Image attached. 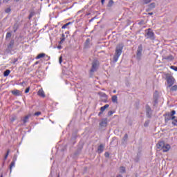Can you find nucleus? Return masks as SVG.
Instances as JSON below:
<instances>
[{
  "label": "nucleus",
  "instance_id": "obj_26",
  "mask_svg": "<svg viewBox=\"0 0 177 177\" xmlns=\"http://www.w3.org/2000/svg\"><path fill=\"white\" fill-rule=\"evenodd\" d=\"M113 5H114V1L113 0H109V1L108 3V7L111 8V6H113Z\"/></svg>",
  "mask_w": 177,
  "mask_h": 177
},
{
  "label": "nucleus",
  "instance_id": "obj_59",
  "mask_svg": "<svg viewBox=\"0 0 177 177\" xmlns=\"http://www.w3.org/2000/svg\"><path fill=\"white\" fill-rule=\"evenodd\" d=\"M0 177H3V176L1 174Z\"/></svg>",
  "mask_w": 177,
  "mask_h": 177
},
{
  "label": "nucleus",
  "instance_id": "obj_53",
  "mask_svg": "<svg viewBox=\"0 0 177 177\" xmlns=\"http://www.w3.org/2000/svg\"><path fill=\"white\" fill-rule=\"evenodd\" d=\"M116 177H124L121 174H118Z\"/></svg>",
  "mask_w": 177,
  "mask_h": 177
},
{
  "label": "nucleus",
  "instance_id": "obj_27",
  "mask_svg": "<svg viewBox=\"0 0 177 177\" xmlns=\"http://www.w3.org/2000/svg\"><path fill=\"white\" fill-rule=\"evenodd\" d=\"M72 24L71 22H68L67 24L63 25L62 27V29L67 28V26H70V24Z\"/></svg>",
  "mask_w": 177,
  "mask_h": 177
},
{
  "label": "nucleus",
  "instance_id": "obj_49",
  "mask_svg": "<svg viewBox=\"0 0 177 177\" xmlns=\"http://www.w3.org/2000/svg\"><path fill=\"white\" fill-rule=\"evenodd\" d=\"M104 1L105 0H101L102 5H104Z\"/></svg>",
  "mask_w": 177,
  "mask_h": 177
},
{
  "label": "nucleus",
  "instance_id": "obj_50",
  "mask_svg": "<svg viewBox=\"0 0 177 177\" xmlns=\"http://www.w3.org/2000/svg\"><path fill=\"white\" fill-rule=\"evenodd\" d=\"M9 153H10V150H8L7 152H6V154H8V156H9Z\"/></svg>",
  "mask_w": 177,
  "mask_h": 177
},
{
  "label": "nucleus",
  "instance_id": "obj_15",
  "mask_svg": "<svg viewBox=\"0 0 177 177\" xmlns=\"http://www.w3.org/2000/svg\"><path fill=\"white\" fill-rule=\"evenodd\" d=\"M111 100L113 103H118V97H117V95H113Z\"/></svg>",
  "mask_w": 177,
  "mask_h": 177
},
{
  "label": "nucleus",
  "instance_id": "obj_55",
  "mask_svg": "<svg viewBox=\"0 0 177 177\" xmlns=\"http://www.w3.org/2000/svg\"><path fill=\"white\" fill-rule=\"evenodd\" d=\"M113 93H117V91L116 90H113Z\"/></svg>",
  "mask_w": 177,
  "mask_h": 177
},
{
  "label": "nucleus",
  "instance_id": "obj_8",
  "mask_svg": "<svg viewBox=\"0 0 177 177\" xmlns=\"http://www.w3.org/2000/svg\"><path fill=\"white\" fill-rule=\"evenodd\" d=\"M153 114V111L151 110V108L149 105L146 106V115L148 117V118H151V115Z\"/></svg>",
  "mask_w": 177,
  "mask_h": 177
},
{
  "label": "nucleus",
  "instance_id": "obj_10",
  "mask_svg": "<svg viewBox=\"0 0 177 177\" xmlns=\"http://www.w3.org/2000/svg\"><path fill=\"white\" fill-rule=\"evenodd\" d=\"M31 117V114H28L27 115H26L23 119L22 121L24 122V125H26V124H27V122H28L30 118Z\"/></svg>",
  "mask_w": 177,
  "mask_h": 177
},
{
  "label": "nucleus",
  "instance_id": "obj_6",
  "mask_svg": "<svg viewBox=\"0 0 177 177\" xmlns=\"http://www.w3.org/2000/svg\"><path fill=\"white\" fill-rule=\"evenodd\" d=\"M142 52H143V46L140 44L137 49V53H136L137 60H140V59H142Z\"/></svg>",
  "mask_w": 177,
  "mask_h": 177
},
{
  "label": "nucleus",
  "instance_id": "obj_39",
  "mask_svg": "<svg viewBox=\"0 0 177 177\" xmlns=\"http://www.w3.org/2000/svg\"><path fill=\"white\" fill-rule=\"evenodd\" d=\"M44 59H45V60H49V59H50V57L45 54Z\"/></svg>",
  "mask_w": 177,
  "mask_h": 177
},
{
  "label": "nucleus",
  "instance_id": "obj_40",
  "mask_svg": "<svg viewBox=\"0 0 177 177\" xmlns=\"http://www.w3.org/2000/svg\"><path fill=\"white\" fill-rule=\"evenodd\" d=\"M30 92V87H28L26 91H25V93H28Z\"/></svg>",
  "mask_w": 177,
  "mask_h": 177
},
{
  "label": "nucleus",
  "instance_id": "obj_43",
  "mask_svg": "<svg viewBox=\"0 0 177 177\" xmlns=\"http://www.w3.org/2000/svg\"><path fill=\"white\" fill-rule=\"evenodd\" d=\"M8 157H9V155H8V153H6L5 157H4V160H7Z\"/></svg>",
  "mask_w": 177,
  "mask_h": 177
},
{
  "label": "nucleus",
  "instance_id": "obj_31",
  "mask_svg": "<svg viewBox=\"0 0 177 177\" xmlns=\"http://www.w3.org/2000/svg\"><path fill=\"white\" fill-rule=\"evenodd\" d=\"M170 68H171V70H174V71H177V66H170Z\"/></svg>",
  "mask_w": 177,
  "mask_h": 177
},
{
  "label": "nucleus",
  "instance_id": "obj_9",
  "mask_svg": "<svg viewBox=\"0 0 177 177\" xmlns=\"http://www.w3.org/2000/svg\"><path fill=\"white\" fill-rule=\"evenodd\" d=\"M84 48L85 49H89V48H91V39H86L84 43Z\"/></svg>",
  "mask_w": 177,
  "mask_h": 177
},
{
  "label": "nucleus",
  "instance_id": "obj_14",
  "mask_svg": "<svg viewBox=\"0 0 177 177\" xmlns=\"http://www.w3.org/2000/svg\"><path fill=\"white\" fill-rule=\"evenodd\" d=\"M126 142H128V134L127 133H126L124 136V137H123V138L122 140V143H123V145L125 144Z\"/></svg>",
  "mask_w": 177,
  "mask_h": 177
},
{
  "label": "nucleus",
  "instance_id": "obj_51",
  "mask_svg": "<svg viewBox=\"0 0 177 177\" xmlns=\"http://www.w3.org/2000/svg\"><path fill=\"white\" fill-rule=\"evenodd\" d=\"M175 118H176V117H175V116H174V115H173V116H171V120H175Z\"/></svg>",
  "mask_w": 177,
  "mask_h": 177
},
{
  "label": "nucleus",
  "instance_id": "obj_11",
  "mask_svg": "<svg viewBox=\"0 0 177 177\" xmlns=\"http://www.w3.org/2000/svg\"><path fill=\"white\" fill-rule=\"evenodd\" d=\"M104 151V145L101 144L97 148V152L99 153V154H100L103 153Z\"/></svg>",
  "mask_w": 177,
  "mask_h": 177
},
{
  "label": "nucleus",
  "instance_id": "obj_25",
  "mask_svg": "<svg viewBox=\"0 0 177 177\" xmlns=\"http://www.w3.org/2000/svg\"><path fill=\"white\" fill-rule=\"evenodd\" d=\"M42 57H45V53H40L39 54L37 57H36V59H41Z\"/></svg>",
  "mask_w": 177,
  "mask_h": 177
},
{
  "label": "nucleus",
  "instance_id": "obj_7",
  "mask_svg": "<svg viewBox=\"0 0 177 177\" xmlns=\"http://www.w3.org/2000/svg\"><path fill=\"white\" fill-rule=\"evenodd\" d=\"M168 88H171L174 84H175V79L172 76H169L167 78Z\"/></svg>",
  "mask_w": 177,
  "mask_h": 177
},
{
  "label": "nucleus",
  "instance_id": "obj_47",
  "mask_svg": "<svg viewBox=\"0 0 177 177\" xmlns=\"http://www.w3.org/2000/svg\"><path fill=\"white\" fill-rule=\"evenodd\" d=\"M109 153H108V152H106V153H105V157H109Z\"/></svg>",
  "mask_w": 177,
  "mask_h": 177
},
{
  "label": "nucleus",
  "instance_id": "obj_60",
  "mask_svg": "<svg viewBox=\"0 0 177 177\" xmlns=\"http://www.w3.org/2000/svg\"><path fill=\"white\" fill-rule=\"evenodd\" d=\"M57 177H59V176Z\"/></svg>",
  "mask_w": 177,
  "mask_h": 177
},
{
  "label": "nucleus",
  "instance_id": "obj_19",
  "mask_svg": "<svg viewBox=\"0 0 177 177\" xmlns=\"http://www.w3.org/2000/svg\"><path fill=\"white\" fill-rule=\"evenodd\" d=\"M16 165V162H11L10 165V172L12 173V169L14 168V167Z\"/></svg>",
  "mask_w": 177,
  "mask_h": 177
},
{
  "label": "nucleus",
  "instance_id": "obj_21",
  "mask_svg": "<svg viewBox=\"0 0 177 177\" xmlns=\"http://www.w3.org/2000/svg\"><path fill=\"white\" fill-rule=\"evenodd\" d=\"M109 104H105L104 106H103L100 108V111H102V113H103V111H104V110H106V109H109Z\"/></svg>",
  "mask_w": 177,
  "mask_h": 177
},
{
  "label": "nucleus",
  "instance_id": "obj_52",
  "mask_svg": "<svg viewBox=\"0 0 177 177\" xmlns=\"http://www.w3.org/2000/svg\"><path fill=\"white\" fill-rule=\"evenodd\" d=\"M57 49H62V46H58Z\"/></svg>",
  "mask_w": 177,
  "mask_h": 177
},
{
  "label": "nucleus",
  "instance_id": "obj_54",
  "mask_svg": "<svg viewBox=\"0 0 177 177\" xmlns=\"http://www.w3.org/2000/svg\"><path fill=\"white\" fill-rule=\"evenodd\" d=\"M64 41V38H63V39H61L60 43L62 44V42H63Z\"/></svg>",
  "mask_w": 177,
  "mask_h": 177
},
{
  "label": "nucleus",
  "instance_id": "obj_18",
  "mask_svg": "<svg viewBox=\"0 0 177 177\" xmlns=\"http://www.w3.org/2000/svg\"><path fill=\"white\" fill-rule=\"evenodd\" d=\"M171 117H172V116H171L170 114L166 115V117H165V122H168V121H171Z\"/></svg>",
  "mask_w": 177,
  "mask_h": 177
},
{
  "label": "nucleus",
  "instance_id": "obj_56",
  "mask_svg": "<svg viewBox=\"0 0 177 177\" xmlns=\"http://www.w3.org/2000/svg\"><path fill=\"white\" fill-rule=\"evenodd\" d=\"M136 161L138 162V161H139V158L136 159Z\"/></svg>",
  "mask_w": 177,
  "mask_h": 177
},
{
  "label": "nucleus",
  "instance_id": "obj_34",
  "mask_svg": "<svg viewBox=\"0 0 177 177\" xmlns=\"http://www.w3.org/2000/svg\"><path fill=\"white\" fill-rule=\"evenodd\" d=\"M34 115L35 117H39V115H41V112L40 111L36 112L34 113Z\"/></svg>",
  "mask_w": 177,
  "mask_h": 177
},
{
  "label": "nucleus",
  "instance_id": "obj_29",
  "mask_svg": "<svg viewBox=\"0 0 177 177\" xmlns=\"http://www.w3.org/2000/svg\"><path fill=\"white\" fill-rule=\"evenodd\" d=\"M16 161H17V155L15 154L13 156L12 162H16Z\"/></svg>",
  "mask_w": 177,
  "mask_h": 177
},
{
  "label": "nucleus",
  "instance_id": "obj_5",
  "mask_svg": "<svg viewBox=\"0 0 177 177\" xmlns=\"http://www.w3.org/2000/svg\"><path fill=\"white\" fill-rule=\"evenodd\" d=\"M15 50V39H11L7 45L6 52L7 53H12Z\"/></svg>",
  "mask_w": 177,
  "mask_h": 177
},
{
  "label": "nucleus",
  "instance_id": "obj_36",
  "mask_svg": "<svg viewBox=\"0 0 177 177\" xmlns=\"http://www.w3.org/2000/svg\"><path fill=\"white\" fill-rule=\"evenodd\" d=\"M175 114H176V111H175L174 110L171 111V113L169 114L171 117L175 115Z\"/></svg>",
  "mask_w": 177,
  "mask_h": 177
},
{
  "label": "nucleus",
  "instance_id": "obj_13",
  "mask_svg": "<svg viewBox=\"0 0 177 177\" xmlns=\"http://www.w3.org/2000/svg\"><path fill=\"white\" fill-rule=\"evenodd\" d=\"M37 94L39 96H41V97H45V92H44L42 89H39Z\"/></svg>",
  "mask_w": 177,
  "mask_h": 177
},
{
  "label": "nucleus",
  "instance_id": "obj_42",
  "mask_svg": "<svg viewBox=\"0 0 177 177\" xmlns=\"http://www.w3.org/2000/svg\"><path fill=\"white\" fill-rule=\"evenodd\" d=\"M154 103L155 104H157V103H158V100H157V98H154Z\"/></svg>",
  "mask_w": 177,
  "mask_h": 177
},
{
  "label": "nucleus",
  "instance_id": "obj_45",
  "mask_svg": "<svg viewBox=\"0 0 177 177\" xmlns=\"http://www.w3.org/2000/svg\"><path fill=\"white\" fill-rule=\"evenodd\" d=\"M147 125H149V122H145V123L144 124V126L147 127Z\"/></svg>",
  "mask_w": 177,
  "mask_h": 177
},
{
  "label": "nucleus",
  "instance_id": "obj_1",
  "mask_svg": "<svg viewBox=\"0 0 177 177\" xmlns=\"http://www.w3.org/2000/svg\"><path fill=\"white\" fill-rule=\"evenodd\" d=\"M124 49V44H120L116 46L115 55L113 56V62L117 63L118 62V59H120V56L122 55V50Z\"/></svg>",
  "mask_w": 177,
  "mask_h": 177
},
{
  "label": "nucleus",
  "instance_id": "obj_57",
  "mask_svg": "<svg viewBox=\"0 0 177 177\" xmlns=\"http://www.w3.org/2000/svg\"><path fill=\"white\" fill-rule=\"evenodd\" d=\"M16 1V2H19V1H20V0H15Z\"/></svg>",
  "mask_w": 177,
  "mask_h": 177
},
{
  "label": "nucleus",
  "instance_id": "obj_16",
  "mask_svg": "<svg viewBox=\"0 0 177 177\" xmlns=\"http://www.w3.org/2000/svg\"><path fill=\"white\" fill-rule=\"evenodd\" d=\"M12 93L15 96H20V91H19V90H14L12 91Z\"/></svg>",
  "mask_w": 177,
  "mask_h": 177
},
{
  "label": "nucleus",
  "instance_id": "obj_44",
  "mask_svg": "<svg viewBox=\"0 0 177 177\" xmlns=\"http://www.w3.org/2000/svg\"><path fill=\"white\" fill-rule=\"evenodd\" d=\"M10 0H3L4 3H8V1H10Z\"/></svg>",
  "mask_w": 177,
  "mask_h": 177
},
{
  "label": "nucleus",
  "instance_id": "obj_37",
  "mask_svg": "<svg viewBox=\"0 0 177 177\" xmlns=\"http://www.w3.org/2000/svg\"><path fill=\"white\" fill-rule=\"evenodd\" d=\"M113 113H114V111H109V112H108V115H113Z\"/></svg>",
  "mask_w": 177,
  "mask_h": 177
},
{
  "label": "nucleus",
  "instance_id": "obj_4",
  "mask_svg": "<svg viewBox=\"0 0 177 177\" xmlns=\"http://www.w3.org/2000/svg\"><path fill=\"white\" fill-rule=\"evenodd\" d=\"M146 34L145 35V37H147V39H151L152 41H154L156 39V37L154 36V32H153V30L151 28H148L145 30Z\"/></svg>",
  "mask_w": 177,
  "mask_h": 177
},
{
  "label": "nucleus",
  "instance_id": "obj_3",
  "mask_svg": "<svg viewBox=\"0 0 177 177\" xmlns=\"http://www.w3.org/2000/svg\"><path fill=\"white\" fill-rule=\"evenodd\" d=\"M97 68H99V61L95 59L92 62L91 68L90 70V75L91 77L93 75V73H96V71H97Z\"/></svg>",
  "mask_w": 177,
  "mask_h": 177
},
{
  "label": "nucleus",
  "instance_id": "obj_28",
  "mask_svg": "<svg viewBox=\"0 0 177 177\" xmlns=\"http://www.w3.org/2000/svg\"><path fill=\"white\" fill-rule=\"evenodd\" d=\"M166 60H174V57L172 55H169L165 58Z\"/></svg>",
  "mask_w": 177,
  "mask_h": 177
},
{
  "label": "nucleus",
  "instance_id": "obj_22",
  "mask_svg": "<svg viewBox=\"0 0 177 177\" xmlns=\"http://www.w3.org/2000/svg\"><path fill=\"white\" fill-rule=\"evenodd\" d=\"M100 96L104 97V99H109V96L104 93H100Z\"/></svg>",
  "mask_w": 177,
  "mask_h": 177
},
{
  "label": "nucleus",
  "instance_id": "obj_41",
  "mask_svg": "<svg viewBox=\"0 0 177 177\" xmlns=\"http://www.w3.org/2000/svg\"><path fill=\"white\" fill-rule=\"evenodd\" d=\"M151 2V0H145V3H150Z\"/></svg>",
  "mask_w": 177,
  "mask_h": 177
},
{
  "label": "nucleus",
  "instance_id": "obj_35",
  "mask_svg": "<svg viewBox=\"0 0 177 177\" xmlns=\"http://www.w3.org/2000/svg\"><path fill=\"white\" fill-rule=\"evenodd\" d=\"M11 10L10 8H8L6 9L5 12L6 13H10Z\"/></svg>",
  "mask_w": 177,
  "mask_h": 177
},
{
  "label": "nucleus",
  "instance_id": "obj_32",
  "mask_svg": "<svg viewBox=\"0 0 177 177\" xmlns=\"http://www.w3.org/2000/svg\"><path fill=\"white\" fill-rule=\"evenodd\" d=\"M172 124L174 125V127H176L177 125V118L174 119V121L172 122Z\"/></svg>",
  "mask_w": 177,
  "mask_h": 177
},
{
  "label": "nucleus",
  "instance_id": "obj_38",
  "mask_svg": "<svg viewBox=\"0 0 177 177\" xmlns=\"http://www.w3.org/2000/svg\"><path fill=\"white\" fill-rule=\"evenodd\" d=\"M10 121H11V122H14V121H16V118L15 117H12L10 118Z\"/></svg>",
  "mask_w": 177,
  "mask_h": 177
},
{
  "label": "nucleus",
  "instance_id": "obj_2",
  "mask_svg": "<svg viewBox=\"0 0 177 177\" xmlns=\"http://www.w3.org/2000/svg\"><path fill=\"white\" fill-rule=\"evenodd\" d=\"M156 147L158 149V150H162L163 153H167V151H169L171 145L169 144L165 145L164 141H159L156 145Z\"/></svg>",
  "mask_w": 177,
  "mask_h": 177
},
{
  "label": "nucleus",
  "instance_id": "obj_17",
  "mask_svg": "<svg viewBox=\"0 0 177 177\" xmlns=\"http://www.w3.org/2000/svg\"><path fill=\"white\" fill-rule=\"evenodd\" d=\"M120 173V174H125V172H127V170L125 169V167L124 166H121L119 169Z\"/></svg>",
  "mask_w": 177,
  "mask_h": 177
},
{
  "label": "nucleus",
  "instance_id": "obj_12",
  "mask_svg": "<svg viewBox=\"0 0 177 177\" xmlns=\"http://www.w3.org/2000/svg\"><path fill=\"white\" fill-rule=\"evenodd\" d=\"M100 127H107V119H103V120L100 122Z\"/></svg>",
  "mask_w": 177,
  "mask_h": 177
},
{
  "label": "nucleus",
  "instance_id": "obj_48",
  "mask_svg": "<svg viewBox=\"0 0 177 177\" xmlns=\"http://www.w3.org/2000/svg\"><path fill=\"white\" fill-rule=\"evenodd\" d=\"M24 84H26V82H22L19 84V85H24Z\"/></svg>",
  "mask_w": 177,
  "mask_h": 177
},
{
  "label": "nucleus",
  "instance_id": "obj_58",
  "mask_svg": "<svg viewBox=\"0 0 177 177\" xmlns=\"http://www.w3.org/2000/svg\"><path fill=\"white\" fill-rule=\"evenodd\" d=\"M35 64H38V62H35Z\"/></svg>",
  "mask_w": 177,
  "mask_h": 177
},
{
  "label": "nucleus",
  "instance_id": "obj_46",
  "mask_svg": "<svg viewBox=\"0 0 177 177\" xmlns=\"http://www.w3.org/2000/svg\"><path fill=\"white\" fill-rule=\"evenodd\" d=\"M107 102H108V101H107V99L104 98V100H103V102H104V103H107Z\"/></svg>",
  "mask_w": 177,
  "mask_h": 177
},
{
  "label": "nucleus",
  "instance_id": "obj_33",
  "mask_svg": "<svg viewBox=\"0 0 177 177\" xmlns=\"http://www.w3.org/2000/svg\"><path fill=\"white\" fill-rule=\"evenodd\" d=\"M59 64H62V63H63V57H62V56L59 57Z\"/></svg>",
  "mask_w": 177,
  "mask_h": 177
},
{
  "label": "nucleus",
  "instance_id": "obj_30",
  "mask_svg": "<svg viewBox=\"0 0 177 177\" xmlns=\"http://www.w3.org/2000/svg\"><path fill=\"white\" fill-rule=\"evenodd\" d=\"M10 37H12V33L7 32L6 36V39H8V38H10Z\"/></svg>",
  "mask_w": 177,
  "mask_h": 177
},
{
  "label": "nucleus",
  "instance_id": "obj_23",
  "mask_svg": "<svg viewBox=\"0 0 177 177\" xmlns=\"http://www.w3.org/2000/svg\"><path fill=\"white\" fill-rule=\"evenodd\" d=\"M9 74H10V70L9 69L6 70L3 73L4 77H8Z\"/></svg>",
  "mask_w": 177,
  "mask_h": 177
},
{
  "label": "nucleus",
  "instance_id": "obj_24",
  "mask_svg": "<svg viewBox=\"0 0 177 177\" xmlns=\"http://www.w3.org/2000/svg\"><path fill=\"white\" fill-rule=\"evenodd\" d=\"M171 88L170 91H171V92H175L177 91V85L176 84L174 85L173 86H171Z\"/></svg>",
  "mask_w": 177,
  "mask_h": 177
},
{
  "label": "nucleus",
  "instance_id": "obj_20",
  "mask_svg": "<svg viewBox=\"0 0 177 177\" xmlns=\"http://www.w3.org/2000/svg\"><path fill=\"white\" fill-rule=\"evenodd\" d=\"M34 16H35V12L31 11V12H30L29 16H28L29 20H31V19H32V17H34Z\"/></svg>",
  "mask_w": 177,
  "mask_h": 177
}]
</instances>
